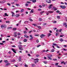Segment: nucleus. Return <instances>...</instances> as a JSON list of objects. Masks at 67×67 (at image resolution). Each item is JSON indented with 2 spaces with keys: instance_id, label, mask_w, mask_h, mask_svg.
<instances>
[{
  "instance_id": "obj_33",
  "label": "nucleus",
  "mask_w": 67,
  "mask_h": 67,
  "mask_svg": "<svg viewBox=\"0 0 67 67\" xmlns=\"http://www.w3.org/2000/svg\"><path fill=\"white\" fill-rule=\"evenodd\" d=\"M42 20V19L41 18H39V21H41Z\"/></svg>"
},
{
  "instance_id": "obj_2",
  "label": "nucleus",
  "mask_w": 67,
  "mask_h": 67,
  "mask_svg": "<svg viewBox=\"0 0 67 67\" xmlns=\"http://www.w3.org/2000/svg\"><path fill=\"white\" fill-rule=\"evenodd\" d=\"M52 57V55H51L49 54L48 55V58L50 60H52V58H51Z\"/></svg>"
},
{
  "instance_id": "obj_59",
  "label": "nucleus",
  "mask_w": 67,
  "mask_h": 67,
  "mask_svg": "<svg viewBox=\"0 0 67 67\" xmlns=\"http://www.w3.org/2000/svg\"><path fill=\"white\" fill-rule=\"evenodd\" d=\"M27 3H31V2H27Z\"/></svg>"
},
{
  "instance_id": "obj_35",
  "label": "nucleus",
  "mask_w": 67,
  "mask_h": 67,
  "mask_svg": "<svg viewBox=\"0 0 67 67\" xmlns=\"http://www.w3.org/2000/svg\"><path fill=\"white\" fill-rule=\"evenodd\" d=\"M6 23H10V21H5Z\"/></svg>"
},
{
  "instance_id": "obj_8",
  "label": "nucleus",
  "mask_w": 67,
  "mask_h": 67,
  "mask_svg": "<svg viewBox=\"0 0 67 67\" xmlns=\"http://www.w3.org/2000/svg\"><path fill=\"white\" fill-rule=\"evenodd\" d=\"M52 9L53 10H54V11L57 10V8H56L55 7H53Z\"/></svg>"
},
{
  "instance_id": "obj_20",
  "label": "nucleus",
  "mask_w": 67,
  "mask_h": 67,
  "mask_svg": "<svg viewBox=\"0 0 67 67\" xmlns=\"http://www.w3.org/2000/svg\"><path fill=\"white\" fill-rule=\"evenodd\" d=\"M32 2H34V3L36 2V0H32Z\"/></svg>"
},
{
  "instance_id": "obj_9",
  "label": "nucleus",
  "mask_w": 67,
  "mask_h": 67,
  "mask_svg": "<svg viewBox=\"0 0 67 67\" xmlns=\"http://www.w3.org/2000/svg\"><path fill=\"white\" fill-rule=\"evenodd\" d=\"M12 51L14 53H16V51H15V50L14 49H12Z\"/></svg>"
},
{
  "instance_id": "obj_19",
  "label": "nucleus",
  "mask_w": 67,
  "mask_h": 67,
  "mask_svg": "<svg viewBox=\"0 0 67 67\" xmlns=\"http://www.w3.org/2000/svg\"><path fill=\"white\" fill-rule=\"evenodd\" d=\"M51 34L50 33H49L48 34V37H49L50 36H51Z\"/></svg>"
},
{
  "instance_id": "obj_11",
  "label": "nucleus",
  "mask_w": 67,
  "mask_h": 67,
  "mask_svg": "<svg viewBox=\"0 0 67 67\" xmlns=\"http://www.w3.org/2000/svg\"><path fill=\"white\" fill-rule=\"evenodd\" d=\"M19 49L20 50V51H22L23 50V48L22 47H19Z\"/></svg>"
},
{
  "instance_id": "obj_38",
  "label": "nucleus",
  "mask_w": 67,
  "mask_h": 67,
  "mask_svg": "<svg viewBox=\"0 0 67 67\" xmlns=\"http://www.w3.org/2000/svg\"><path fill=\"white\" fill-rule=\"evenodd\" d=\"M24 11V9H22L21 10V12H23V11Z\"/></svg>"
},
{
  "instance_id": "obj_52",
  "label": "nucleus",
  "mask_w": 67,
  "mask_h": 67,
  "mask_svg": "<svg viewBox=\"0 0 67 67\" xmlns=\"http://www.w3.org/2000/svg\"><path fill=\"white\" fill-rule=\"evenodd\" d=\"M24 66L25 67H28V66H27V65H24Z\"/></svg>"
},
{
  "instance_id": "obj_47",
  "label": "nucleus",
  "mask_w": 67,
  "mask_h": 67,
  "mask_svg": "<svg viewBox=\"0 0 67 67\" xmlns=\"http://www.w3.org/2000/svg\"><path fill=\"white\" fill-rule=\"evenodd\" d=\"M32 39H33V37H31L30 38V40H32Z\"/></svg>"
},
{
  "instance_id": "obj_34",
  "label": "nucleus",
  "mask_w": 67,
  "mask_h": 67,
  "mask_svg": "<svg viewBox=\"0 0 67 67\" xmlns=\"http://www.w3.org/2000/svg\"><path fill=\"white\" fill-rule=\"evenodd\" d=\"M53 45H54V46H58L56 44H55V43H53Z\"/></svg>"
},
{
  "instance_id": "obj_17",
  "label": "nucleus",
  "mask_w": 67,
  "mask_h": 67,
  "mask_svg": "<svg viewBox=\"0 0 67 67\" xmlns=\"http://www.w3.org/2000/svg\"><path fill=\"white\" fill-rule=\"evenodd\" d=\"M32 67H35V66H36V65L34 64H33L32 65Z\"/></svg>"
},
{
  "instance_id": "obj_21",
  "label": "nucleus",
  "mask_w": 67,
  "mask_h": 67,
  "mask_svg": "<svg viewBox=\"0 0 67 67\" xmlns=\"http://www.w3.org/2000/svg\"><path fill=\"white\" fill-rule=\"evenodd\" d=\"M24 42H27V40L26 39H24Z\"/></svg>"
},
{
  "instance_id": "obj_23",
  "label": "nucleus",
  "mask_w": 67,
  "mask_h": 67,
  "mask_svg": "<svg viewBox=\"0 0 67 67\" xmlns=\"http://www.w3.org/2000/svg\"><path fill=\"white\" fill-rule=\"evenodd\" d=\"M35 36H39V34H35Z\"/></svg>"
},
{
  "instance_id": "obj_42",
  "label": "nucleus",
  "mask_w": 67,
  "mask_h": 67,
  "mask_svg": "<svg viewBox=\"0 0 67 67\" xmlns=\"http://www.w3.org/2000/svg\"><path fill=\"white\" fill-rule=\"evenodd\" d=\"M44 13V12H41L40 13L41 14H43V13Z\"/></svg>"
},
{
  "instance_id": "obj_39",
  "label": "nucleus",
  "mask_w": 67,
  "mask_h": 67,
  "mask_svg": "<svg viewBox=\"0 0 67 67\" xmlns=\"http://www.w3.org/2000/svg\"><path fill=\"white\" fill-rule=\"evenodd\" d=\"M49 12H50V13H53L54 12L51 11Z\"/></svg>"
},
{
  "instance_id": "obj_41",
  "label": "nucleus",
  "mask_w": 67,
  "mask_h": 67,
  "mask_svg": "<svg viewBox=\"0 0 67 67\" xmlns=\"http://www.w3.org/2000/svg\"><path fill=\"white\" fill-rule=\"evenodd\" d=\"M59 12H60L59 11V10H57V11H56L57 13H59Z\"/></svg>"
},
{
  "instance_id": "obj_63",
  "label": "nucleus",
  "mask_w": 67,
  "mask_h": 67,
  "mask_svg": "<svg viewBox=\"0 0 67 67\" xmlns=\"http://www.w3.org/2000/svg\"><path fill=\"white\" fill-rule=\"evenodd\" d=\"M58 34H59L58 33H57L56 34V36H57V35H58Z\"/></svg>"
},
{
  "instance_id": "obj_45",
  "label": "nucleus",
  "mask_w": 67,
  "mask_h": 67,
  "mask_svg": "<svg viewBox=\"0 0 67 67\" xmlns=\"http://www.w3.org/2000/svg\"><path fill=\"white\" fill-rule=\"evenodd\" d=\"M38 27L39 29H41V26H37Z\"/></svg>"
},
{
  "instance_id": "obj_46",
  "label": "nucleus",
  "mask_w": 67,
  "mask_h": 67,
  "mask_svg": "<svg viewBox=\"0 0 67 67\" xmlns=\"http://www.w3.org/2000/svg\"><path fill=\"white\" fill-rule=\"evenodd\" d=\"M30 21H33V20H32V19H30Z\"/></svg>"
},
{
  "instance_id": "obj_55",
  "label": "nucleus",
  "mask_w": 67,
  "mask_h": 67,
  "mask_svg": "<svg viewBox=\"0 0 67 67\" xmlns=\"http://www.w3.org/2000/svg\"><path fill=\"white\" fill-rule=\"evenodd\" d=\"M11 12V13H12V14H14V13H13V12Z\"/></svg>"
},
{
  "instance_id": "obj_7",
  "label": "nucleus",
  "mask_w": 67,
  "mask_h": 67,
  "mask_svg": "<svg viewBox=\"0 0 67 67\" xmlns=\"http://www.w3.org/2000/svg\"><path fill=\"white\" fill-rule=\"evenodd\" d=\"M52 7H53V4H51V5H49V6L48 7V8L49 9H51V8H52Z\"/></svg>"
},
{
  "instance_id": "obj_64",
  "label": "nucleus",
  "mask_w": 67,
  "mask_h": 67,
  "mask_svg": "<svg viewBox=\"0 0 67 67\" xmlns=\"http://www.w3.org/2000/svg\"><path fill=\"white\" fill-rule=\"evenodd\" d=\"M64 55H67V53H64Z\"/></svg>"
},
{
  "instance_id": "obj_1",
  "label": "nucleus",
  "mask_w": 67,
  "mask_h": 67,
  "mask_svg": "<svg viewBox=\"0 0 67 67\" xmlns=\"http://www.w3.org/2000/svg\"><path fill=\"white\" fill-rule=\"evenodd\" d=\"M34 60V62L35 64H37V63L36 62H37V63H38V60H39V59L38 58H36V59H35Z\"/></svg>"
},
{
  "instance_id": "obj_36",
  "label": "nucleus",
  "mask_w": 67,
  "mask_h": 67,
  "mask_svg": "<svg viewBox=\"0 0 67 67\" xmlns=\"http://www.w3.org/2000/svg\"><path fill=\"white\" fill-rule=\"evenodd\" d=\"M14 4V2H12L11 3V4Z\"/></svg>"
},
{
  "instance_id": "obj_18",
  "label": "nucleus",
  "mask_w": 67,
  "mask_h": 67,
  "mask_svg": "<svg viewBox=\"0 0 67 67\" xmlns=\"http://www.w3.org/2000/svg\"><path fill=\"white\" fill-rule=\"evenodd\" d=\"M19 16H20V14H17L16 15V17H19Z\"/></svg>"
},
{
  "instance_id": "obj_37",
  "label": "nucleus",
  "mask_w": 67,
  "mask_h": 67,
  "mask_svg": "<svg viewBox=\"0 0 67 67\" xmlns=\"http://www.w3.org/2000/svg\"><path fill=\"white\" fill-rule=\"evenodd\" d=\"M25 5L26 6H28V5H29V4L27 3H26L25 4Z\"/></svg>"
},
{
  "instance_id": "obj_50",
  "label": "nucleus",
  "mask_w": 67,
  "mask_h": 67,
  "mask_svg": "<svg viewBox=\"0 0 67 67\" xmlns=\"http://www.w3.org/2000/svg\"><path fill=\"white\" fill-rule=\"evenodd\" d=\"M7 58H11V56H8Z\"/></svg>"
},
{
  "instance_id": "obj_26",
  "label": "nucleus",
  "mask_w": 67,
  "mask_h": 67,
  "mask_svg": "<svg viewBox=\"0 0 67 67\" xmlns=\"http://www.w3.org/2000/svg\"><path fill=\"white\" fill-rule=\"evenodd\" d=\"M24 34H26L27 33V32L25 31H24Z\"/></svg>"
},
{
  "instance_id": "obj_15",
  "label": "nucleus",
  "mask_w": 67,
  "mask_h": 67,
  "mask_svg": "<svg viewBox=\"0 0 67 67\" xmlns=\"http://www.w3.org/2000/svg\"><path fill=\"white\" fill-rule=\"evenodd\" d=\"M34 12V10L32 9L31 10V11L30 12V13H33Z\"/></svg>"
},
{
  "instance_id": "obj_56",
  "label": "nucleus",
  "mask_w": 67,
  "mask_h": 67,
  "mask_svg": "<svg viewBox=\"0 0 67 67\" xmlns=\"http://www.w3.org/2000/svg\"><path fill=\"white\" fill-rule=\"evenodd\" d=\"M53 60H54V61H55L57 60V59H53Z\"/></svg>"
},
{
  "instance_id": "obj_61",
  "label": "nucleus",
  "mask_w": 67,
  "mask_h": 67,
  "mask_svg": "<svg viewBox=\"0 0 67 67\" xmlns=\"http://www.w3.org/2000/svg\"><path fill=\"white\" fill-rule=\"evenodd\" d=\"M58 31H59V30H56V32H58Z\"/></svg>"
},
{
  "instance_id": "obj_28",
  "label": "nucleus",
  "mask_w": 67,
  "mask_h": 67,
  "mask_svg": "<svg viewBox=\"0 0 67 67\" xmlns=\"http://www.w3.org/2000/svg\"><path fill=\"white\" fill-rule=\"evenodd\" d=\"M7 5H8L9 6H10L11 5V4H10L9 3H7Z\"/></svg>"
},
{
  "instance_id": "obj_48",
  "label": "nucleus",
  "mask_w": 67,
  "mask_h": 67,
  "mask_svg": "<svg viewBox=\"0 0 67 67\" xmlns=\"http://www.w3.org/2000/svg\"><path fill=\"white\" fill-rule=\"evenodd\" d=\"M16 30V28H15L13 29V30Z\"/></svg>"
},
{
  "instance_id": "obj_62",
  "label": "nucleus",
  "mask_w": 67,
  "mask_h": 67,
  "mask_svg": "<svg viewBox=\"0 0 67 67\" xmlns=\"http://www.w3.org/2000/svg\"><path fill=\"white\" fill-rule=\"evenodd\" d=\"M57 22L56 21H53V23H56Z\"/></svg>"
},
{
  "instance_id": "obj_5",
  "label": "nucleus",
  "mask_w": 67,
  "mask_h": 67,
  "mask_svg": "<svg viewBox=\"0 0 67 67\" xmlns=\"http://www.w3.org/2000/svg\"><path fill=\"white\" fill-rule=\"evenodd\" d=\"M46 35H44L43 34H42L41 36H40V37L41 38H43L44 37H45Z\"/></svg>"
},
{
  "instance_id": "obj_25",
  "label": "nucleus",
  "mask_w": 67,
  "mask_h": 67,
  "mask_svg": "<svg viewBox=\"0 0 67 67\" xmlns=\"http://www.w3.org/2000/svg\"><path fill=\"white\" fill-rule=\"evenodd\" d=\"M19 47H22V46L21 45H19L18 46Z\"/></svg>"
},
{
  "instance_id": "obj_29",
  "label": "nucleus",
  "mask_w": 67,
  "mask_h": 67,
  "mask_svg": "<svg viewBox=\"0 0 67 67\" xmlns=\"http://www.w3.org/2000/svg\"><path fill=\"white\" fill-rule=\"evenodd\" d=\"M15 5L17 6V7H19V6H20V5L17 4H16Z\"/></svg>"
},
{
  "instance_id": "obj_57",
  "label": "nucleus",
  "mask_w": 67,
  "mask_h": 67,
  "mask_svg": "<svg viewBox=\"0 0 67 67\" xmlns=\"http://www.w3.org/2000/svg\"><path fill=\"white\" fill-rule=\"evenodd\" d=\"M21 35V34H20V33H18V35Z\"/></svg>"
},
{
  "instance_id": "obj_32",
  "label": "nucleus",
  "mask_w": 67,
  "mask_h": 67,
  "mask_svg": "<svg viewBox=\"0 0 67 67\" xmlns=\"http://www.w3.org/2000/svg\"><path fill=\"white\" fill-rule=\"evenodd\" d=\"M24 24H26V23H28V21H25L24 22Z\"/></svg>"
},
{
  "instance_id": "obj_43",
  "label": "nucleus",
  "mask_w": 67,
  "mask_h": 67,
  "mask_svg": "<svg viewBox=\"0 0 67 67\" xmlns=\"http://www.w3.org/2000/svg\"><path fill=\"white\" fill-rule=\"evenodd\" d=\"M14 34H17V32H14Z\"/></svg>"
},
{
  "instance_id": "obj_53",
  "label": "nucleus",
  "mask_w": 67,
  "mask_h": 67,
  "mask_svg": "<svg viewBox=\"0 0 67 67\" xmlns=\"http://www.w3.org/2000/svg\"><path fill=\"white\" fill-rule=\"evenodd\" d=\"M45 52V50H43L42 51V53H43V52Z\"/></svg>"
},
{
  "instance_id": "obj_30",
  "label": "nucleus",
  "mask_w": 67,
  "mask_h": 67,
  "mask_svg": "<svg viewBox=\"0 0 67 67\" xmlns=\"http://www.w3.org/2000/svg\"><path fill=\"white\" fill-rule=\"evenodd\" d=\"M42 6L43 7H44L45 6V5L43 3L42 4Z\"/></svg>"
},
{
  "instance_id": "obj_16",
  "label": "nucleus",
  "mask_w": 67,
  "mask_h": 67,
  "mask_svg": "<svg viewBox=\"0 0 67 67\" xmlns=\"http://www.w3.org/2000/svg\"><path fill=\"white\" fill-rule=\"evenodd\" d=\"M10 63H7V64L6 65V66H9V65H10Z\"/></svg>"
},
{
  "instance_id": "obj_14",
  "label": "nucleus",
  "mask_w": 67,
  "mask_h": 67,
  "mask_svg": "<svg viewBox=\"0 0 67 67\" xmlns=\"http://www.w3.org/2000/svg\"><path fill=\"white\" fill-rule=\"evenodd\" d=\"M6 1L5 0H4L2 2H1V3H4Z\"/></svg>"
},
{
  "instance_id": "obj_27",
  "label": "nucleus",
  "mask_w": 67,
  "mask_h": 67,
  "mask_svg": "<svg viewBox=\"0 0 67 67\" xmlns=\"http://www.w3.org/2000/svg\"><path fill=\"white\" fill-rule=\"evenodd\" d=\"M55 51V50L54 49H52L51 51V52H54Z\"/></svg>"
},
{
  "instance_id": "obj_49",
  "label": "nucleus",
  "mask_w": 67,
  "mask_h": 67,
  "mask_svg": "<svg viewBox=\"0 0 67 67\" xmlns=\"http://www.w3.org/2000/svg\"><path fill=\"white\" fill-rule=\"evenodd\" d=\"M40 56V55H36V57H38L39 56Z\"/></svg>"
},
{
  "instance_id": "obj_31",
  "label": "nucleus",
  "mask_w": 67,
  "mask_h": 67,
  "mask_svg": "<svg viewBox=\"0 0 67 67\" xmlns=\"http://www.w3.org/2000/svg\"><path fill=\"white\" fill-rule=\"evenodd\" d=\"M43 63H44L45 64H46L47 63V62H46L45 61H43Z\"/></svg>"
},
{
  "instance_id": "obj_58",
  "label": "nucleus",
  "mask_w": 67,
  "mask_h": 67,
  "mask_svg": "<svg viewBox=\"0 0 67 67\" xmlns=\"http://www.w3.org/2000/svg\"><path fill=\"white\" fill-rule=\"evenodd\" d=\"M41 46V45H38L37 46V47H40V46Z\"/></svg>"
},
{
  "instance_id": "obj_40",
  "label": "nucleus",
  "mask_w": 67,
  "mask_h": 67,
  "mask_svg": "<svg viewBox=\"0 0 67 67\" xmlns=\"http://www.w3.org/2000/svg\"><path fill=\"white\" fill-rule=\"evenodd\" d=\"M16 36H17V35L15 34L14 35V37H16Z\"/></svg>"
},
{
  "instance_id": "obj_44",
  "label": "nucleus",
  "mask_w": 67,
  "mask_h": 67,
  "mask_svg": "<svg viewBox=\"0 0 67 67\" xmlns=\"http://www.w3.org/2000/svg\"><path fill=\"white\" fill-rule=\"evenodd\" d=\"M37 43H38L39 42V40H37L36 41Z\"/></svg>"
},
{
  "instance_id": "obj_22",
  "label": "nucleus",
  "mask_w": 67,
  "mask_h": 67,
  "mask_svg": "<svg viewBox=\"0 0 67 67\" xmlns=\"http://www.w3.org/2000/svg\"><path fill=\"white\" fill-rule=\"evenodd\" d=\"M60 42H63L64 41V40H63V39L62 38L60 39Z\"/></svg>"
},
{
  "instance_id": "obj_60",
  "label": "nucleus",
  "mask_w": 67,
  "mask_h": 67,
  "mask_svg": "<svg viewBox=\"0 0 67 67\" xmlns=\"http://www.w3.org/2000/svg\"><path fill=\"white\" fill-rule=\"evenodd\" d=\"M66 25V23H65L64 24V25Z\"/></svg>"
},
{
  "instance_id": "obj_12",
  "label": "nucleus",
  "mask_w": 67,
  "mask_h": 67,
  "mask_svg": "<svg viewBox=\"0 0 67 67\" xmlns=\"http://www.w3.org/2000/svg\"><path fill=\"white\" fill-rule=\"evenodd\" d=\"M60 16H57V18L58 19H60Z\"/></svg>"
},
{
  "instance_id": "obj_54",
  "label": "nucleus",
  "mask_w": 67,
  "mask_h": 67,
  "mask_svg": "<svg viewBox=\"0 0 67 67\" xmlns=\"http://www.w3.org/2000/svg\"><path fill=\"white\" fill-rule=\"evenodd\" d=\"M63 36H64V35L60 36V37H63Z\"/></svg>"
},
{
  "instance_id": "obj_4",
  "label": "nucleus",
  "mask_w": 67,
  "mask_h": 67,
  "mask_svg": "<svg viewBox=\"0 0 67 67\" xmlns=\"http://www.w3.org/2000/svg\"><path fill=\"white\" fill-rule=\"evenodd\" d=\"M60 8H62V9H65L66 8V7L65 6H62V5H61L60 6Z\"/></svg>"
},
{
  "instance_id": "obj_6",
  "label": "nucleus",
  "mask_w": 67,
  "mask_h": 67,
  "mask_svg": "<svg viewBox=\"0 0 67 67\" xmlns=\"http://www.w3.org/2000/svg\"><path fill=\"white\" fill-rule=\"evenodd\" d=\"M46 1L47 2V3H51V0H46Z\"/></svg>"
},
{
  "instance_id": "obj_24",
  "label": "nucleus",
  "mask_w": 67,
  "mask_h": 67,
  "mask_svg": "<svg viewBox=\"0 0 67 67\" xmlns=\"http://www.w3.org/2000/svg\"><path fill=\"white\" fill-rule=\"evenodd\" d=\"M5 16H9V15H7V13H5Z\"/></svg>"
},
{
  "instance_id": "obj_3",
  "label": "nucleus",
  "mask_w": 67,
  "mask_h": 67,
  "mask_svg": "<svg viewBox=\"0 0 67 67\" xmlns=\"http://www.w3.org/2000/svg\"><path fill=\"white\" fill-rule=\"evenodd\" d=\"M1 28H5L7 27V25H1Z\"/></svg>"
},
{
  "instance_id": "obj_51",
  "label": "nucleus",
  "mask_w": 67,
  "mask_h": 67,
  "mask_svg": "<svg viewBox=\"0 0 67 67\" xmlns=\"http://www.w3.org/2000/svg\"><path fill=\"white\" fill-rule=\"evenodd\" d=\"M32 25H33L34 26H36V25H35L34 24H32Z\"/></svg>"
},
{
  "instance_id": "obj_10",
  "label": "nucleus",
  "mask_w": 67,
  "mask_h": 67,
  "mask_svg": "<svg viewBox=\"0 0 67 67\" xmlns=\"http://www.w3.org/2000/svg\"><path fill=\"white\" fill-rule=\"evenodd\" d=\"M18 59L19 62H21V57L19 56V58Z\"/></svg>"
},
{
  "instance_id": "obj_13",
  "label": "nucleus",
  "mask_w": 67,
  "mask_h": 67,
  "mask_svg": "<svg viewBox=\"0 0 67 67\" xmlns=\"http://www.w3.org/2000/svg\"><path fill=\"white\" fill-rule=\"evenodd\" d=\"M4 62L5 63H8V61L7 60H5L4 61Z\"/></svg>"
}]
</instances>
